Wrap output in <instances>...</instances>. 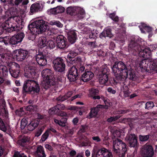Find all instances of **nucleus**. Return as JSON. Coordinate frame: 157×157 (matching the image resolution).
Wrapping results in <instances>:
<instances>
[{
    "label": "nucleus",
    "instance_id": "obj_41",
    "mask_svg": "<svg viewBox=\"0 0 157 157\" xmlns=\"http://www.w3.org/2000/svg\"><path fill=\"white\" fill-rule=\"evenodd\" d=\"M10 37L9 36H6L3 38L2 41H3L6 45H10Z\"/></svg>",
    "mask_w": 157,
    "mask_h": 157
},
{
    "label": "nucleus",
    "instance_id": "obj_63",
    "mask_svg": "<svg viewBox=\"0 0 157 157\" xmlns=\"http://www.w3.org/2000/svg\"><path fill=\"white\" fill-rule=\"evenodd\" d=\"M76 152L75 150H72L70 152V157H74L76 155Z\"/></svg>",
    "mask_w": 157,
    "mask_h": 157
},
{
    "label": "nucleus",
    "instance_id": "obj_61",
    "mask_svg": "<svg viewBox=\"0 0 157 157\" xmlns=\"http://www.w3.org/2000/svg\"><path fill=\"white\" fill-rule=\"evenodd\" d=\"M60 73V74L56 76V78L57 80V82H62V75Z\"/></svg>",
    "mask_w": 157,
    "mask_h": 157
},
{
    "label": "nucleus",
    "instance_id": "obj_59",
    "mask_svg": "<svg viewBox=\"0 0 157 157\" xmlns=\"http://www.w3.org/2000/svg\"><path fill=\"white\" fill-rule=\"evenodd\" d=\"M43 131V129L42 128H40L35 133L36 136L37 137H39L41 135Z\"/></svg>",
    "mask_w": 157,
    "mask_h": 157
},
{
    "label": "nucleus",
    "instance_id": "obj_54",
    "mask_svg": "<svg viewBox=\"0 0 157 157\" xmlns=\"http://www.w3.org/2000/svg\"><path fill=\"white\" fill-rule=\"evenodd\" d=\"M87 44L92 48L97 47L96 42V41L92 42H87Z\"/></svg>",
    "mask_w": 157,
    "mask_h": 157
},
{
    "label": "nucleus",
    "instance_id": "obj_56",
    "mask_svg": "<svg viewBox=\"0 0 157 157\" xmlns=\"http://www.w3.org/2000/svg\"><path fill=\"white\" fill-rule=\"evenodd\" d=\"M123 92L124 93V97L125 98H127L128 97H129L130 94L131 93V92L128 89L126 90H124L123 91Z\"/></svg>",
    "mask_w": 157,
    "mask_h": 157
},
{
    "label": "nucleus",
    "instance_id": "obj_11",
    "mask_svg": "<svg viewBox=\"0 0 157 157\" xmlns=\"http://www.w3.org/2000/svg\"><path fill=\"white\" fill-rule=\"evenodd\" d=\"M65 61L60 57H57L52 60L53 67L55 71L60 73L64 72L65 70Z\"/></svg>",
    "mask_w": 157,
    "mask_h": 157
},
{
    "label": "nucleus",
    "instance_id": "obj_14",
    "mask_svg": "<svg viewBox=\"0 0 157 157\" xmlns=\"http://www.w3.org/2000/svg\"><path fill=\"white\" fill-rule=\"evenodd\" d=\"M125 139L130 147H133L135 150L137 149L139 144L137 142V137L135 134H128L126 136Z\"/></svg>",
    "mask_w": 157,
    "mask_h": 157
},
{
    "label": "nucleus",
    "instance_id": "obj_60",
    "mask_svg": "<svg viewBox=\"0 0 157 157\" xmlns=\"http://www.w3.org/2000/svg\"><path fill=\"white\" fill-rule=\"evenodd\" d=\"M92 139L97 142L101 141V140L98 136H93L92 137Z\"/></svg>",
    "mask_w": 157,
    "mask_h": 157
},
{
    "label": "nucleus",
    "instance_id": "obj_38",
    "mask_svg": "<svg viewBox=\"0 0 157 157\" xmlns=\"http://www.w3.org/2000/svg\"><path fill=\"white\" fill-rule=\"evenodd\" d=\"M130 110L129 109L126 110L120 109L115 111L114 114L118 115L124 114L130 112Z\"/></svg>",
    "mask_w": 157,
    "mask_h": 157
},
{
    "label": "nucleus",
    "instance_id": "obj_16",
    "mask_svg": "<svg viewBox=\"0 0 157 157\" xmlns=\"http://www.w3.org/2000/svg\"><path fill=\"white\" fill-rule=\"evenodd\" d=\"M56 41L57 46L59 48L64 50L68 47L66 38L62 35L57 36L56 38Z\"/></svg>",
    "mask_w": 157,
    "mask_h": 157
},
{
    "label": "nucleus",
    "instance_id": "obj_47",
    "mask_svg": "<svg viewBox=\"0 0 157 157\" xmlns=\"http://www.w3.org/2000/svg\"><path fill=\"white\" fill-rule=\"evenodd\" d=\"M56 100L60 102H62L67 99V97L64 95L63 96L60 95L58 97L56 98Z\"/></svg>",
    "mask_w": 157,
    "mask_h": 157
},
{
    "label": "nucleus",
    "instance_id": "obj_20",
    "mask_svg": "<svg viewBox=\"0 0 157 157\" xmlns=\"http://www.w3.org/2000/svg\"><path fill=\"white\" fill-rule=\"evenodd\" d=\"M103 107V106L101 105H97L96 107H93L90 109V111L87 115V117L88 119L95 117L98 114V112L100 109Z\"/></svg>",
    "mask_w": 157,
    "mask_h": 157
},
{
    "label": "nucleus",
    "instance_id": "obj_43",
    "mask_svg": "<svg viewBox=\"0 0 157 157\" xmlns=\"http://www.w3.org/2000/svg\"><path fill=\"white\" fill-rule=\"evenodd\" d=\"M59 111L56 105L50 109L49 112L51 115L57 114Z\"/></svg>",
    "mask_w": 157,
    "mask_h": 157
},
{
    "label": "nucleus",
    "instance_id": "obj_19",
    "mask_svg": "<svg viewBox=\"0 0 157 157\" xmlns=\"http://www.w3.org/2000/svg\"><path fill=\"white\" fill-rule=\"evenodd\" d=\"M46 56L44 55L42 52H39L36 54L35 59L39 65L41 66H44L47 63Z\"/></svg>",
    "mask_w": 157,
    "mask_h": 157
},
{
    "label": "nucleus",
    "instance_id": "obj_15",
    "mask_svg": "<svg viewBox=\"0 0 157 157\" xmlns=\"http://www.w3.org/2000/svg\"><path fill=\"white\" fill-rule=\"evenodd\" d=\"M78 54L75 52L71 51L67 56V62L68 66H71L75 63H78L81 61V58L77 57L75 58V56Z\"/></svg>",
    "mask_w": 157,
    "mask_h": 157
},
{
    "label": "nucleus",
    "instance_id": "obj_48",
    "mask_svg": "<svg viewBox=\"0 0 157 157\" xmlns=\"http://www.w3.org/2000/svg\"><path fill=\"white\" fill-rule=\"evenodd\" d=\"M49 136V133L46 131L42 135L41 140L42 141H44L48 138Z\"/></svg>",
    "mask_w": 157,
    "mask_h": 157
},
{
    "label": "nucleus",
    "instance_id": "obj_44",
    "mask_svg": "<svg viewBox=\"0 0 157 157\" xmlns=\"http://www.w3.org/2000/svg\"><path fill=\"white\" fill-rule=\"evenodd\" d=\"M27 121L26 119H22L21 122V129H24L27 125Z\"/></svg>",
    "mask_w": 157,
    "mask_h": 157
},
{
    "label": "nucleus",
    "instance_id": "obj_18",
    "mask_svg": "<svg viewBox=\"0 0 157 157\" xmlns=\"http://www.w3.org/2000/svg\"><path fill=\"white\" fill-rule=\"evenodd\" d=\"M25 36L24 33L21 32L10 37V45H16L20 44L22 41Z\"/></svg>",
    "mask_w": 157,
    "mask_h": 157
},
{
    "label": "nucleus",
    "instance_id": "obj_36",
    "mask_svg": "<svg viewBox=\"0 0 157 157\" xmlns=\"http://www.w3.org/2000/svg\"><path fill=\"white\" fill-rule=\"evenodd\" d=\"M150 136L149 134L146 135H140L139 136L140 140L141 142H145L149 140Z\"/></svg>",
    "mask_w": 157,
    "mask_h": 157
},
{
    "label": "nucleus",
    "instance_id": "obj_37",
    "mask_svg": "<svg viewBox=\"0 0 157 157\" xmlns=\"http://www.w3.org/2000/svg\"><path fill=\"white\" fill-rule=\"evenodd\" d=\"M109 17L114 21L116 22H118L119 20L118 17L117 16H116V14L115 13H110L109 14Z\"/></svg>",
    "mask_w": 157,
    "mask_h": 157
},
{
    "label": "nucleus",
    "instance_id": "obj_12",
    "mask_svg": "<svg viewBox=\"0 0 157 157\" xmlns=\"http://www.w3.org/2000/svg\"><path fill=\"white\" fill-rule=\"evenodd\" d=\"M36 29V32L39 34L46 32L48 29V26L47 22L43 20H38L34 22Z\"/></svg>",
    "mask_w": 157,
    "mask_h": 157
},
{
    "label": "nucleus",
    "instance_id": "obj_9",
    "mask_svg": "<svg viewBox=\"0 0 157 157\" xmlns=\"http://www.w3.org/2000/svg\"><path fill=\"white\" fill-rule=\"evenodd\" d=\"M12 56L13 59L18 61H22L26 59V61L30 62L33 59L32 56L29 55L28 51L22 49L14 50Z\"/></svg>",
    "mask_w": 157,
    "mask_h": 157
},
{
    "label": "nucleus",
    "instance_id": "obj_27",
    "mask_svg": "<svg viewBox=\"0 0 157 157\" xmlns=\"http://www.w3.org/2000/svg\"><path fill=\"white\" fill-rule=\"evenodd\" d=\"M35 155L36 157H46V155L43 146L40 145L37 147Z\"/></svg>",
    "mask_w": 157,
    "mask_h": 157
},
{
    "label": "nucleus",
    "instance_id": "obj_21",
    "mask_svg": "<svg viewBox=\"0 0 157 157\" xmlns=\"http://www.w3.org/2000/svg\"><path fill=\"white\" fill-rule=\"evenodd\" d=\"M67 36L68 41L71 44L74 43L77 39V33L74 30H71L69 31Z\"/></svg>",
    "mask_w": 157,
    "mask_h": 157
},
{
    "label": "nucleus",
    "instance_id": "obj_55",
    "mask_svg": "<svg viewBox=\"0 0 157 157\" xmlns=\"http://www.w3.org/2000/svg\"><path fill=\"white\" fill-rule=\"evenodd\" d=\"M59 116L63 117H66L67 116V114L66 112L61 111V110H59L57 114Z\"/></svg>",
    "mask_w": 157,
    "mask_h": 157
},
{
    "label": "nucleus",
    "instance_id": "obj_53",
    "mask_svg": "<svg viewBox=\"0 0 157 157\" xmlns=\"http://www.w3.org/2000/svg\"><path fill=\"white\" fill-rule=\"evenodd\" d=\"M88 129V126L87 125H82L80 131L82 133H84L86 132Z\"/></svg>",
    "mask_w": 157,
    "mask_h": 157
},
{
    "label": "nucleus",
    "instance_id": "obj_28",
    "mask_svg": "<svg viewBox=\"0 0 157 157\" xmlns=\"http://www.w3.org/2000/svg\"><path fill=\"white\" fill-rule=\"evenodd\" d=\"M48 45V42L46 37L41 36L40 37L38 41V46L41 48L47 46Z\"/></svg>",
    "mask_w": 157,
    "mask_h": 157
},
{
    "label": "nucleus",
    "instance_id": "obj_3",
    "mask_svg": "<svg viewBox=\"0 0 157 157\" xmlns=\"http://www.w3.org/2000/svg\"><path fill=\"white\" fill-rule=\"evenodd\" d=\"M24 25V20L19 17L16 20L14 19L6 21L0 25V35L4 32L11 33L13 31L18 32L22 29Z\"/></svg>",
    "mask_w": 157,
    "mask_h": 157
},
{
    "label": "nucleus",
    "instance_id": "obj_42",
    "mask_svg": "<svg viewBox=\"0 0 157 157\" xmlns=\"http://www.w3.org/2000/svg\"><path fill=\"white\" fill-rule=\"evenodd\" d=\"M154 106V103L152 101H148L146 103L145 109H150L153 108Z\"/></svg>",
    "mask_w": 157,
    "mask_h": 157
},
{
    "label": "nucleus",
    "instance_id": "obj_34",
    "mask_svg": "<svg viewBox=\"0 0 157 157\" xmlns=\"http://www.w3.org/2000/svg\"><path fill=\"white\" fill-rule=\"evenodd\" d=\"M26 109L25 107H21L16 110V113L19 116H21L26 113Z\"/></svg>",
    "mask_w": 157,
    "mask_h": 157
},
{
    "label": "nucleus",
    "instance_id": "obj_52",
    "mask_svg": "<svg viewBox=\"0 0 157 157\" xmlns=\"http://www.w3.org/2000/svg\"><path fill=\"white\" fill-rule=\"evenodd\" d=\"M113 135L115 138L118 139V138H120L121 136V132L119 130H116L113 133Z\"/></svg>",
    "mask_w": 157,
    "mask_h": 157
},
{
    "label": "nucleus",
    "instance_id": "obj_24",
    "mask_svg": "<svg viewBox=\"0 0 157 157\" xmlns=\"http://www.w3.org/2000/svg\"><path fill=\"white\" fill-rule=\"evenodd\" d=\"M94 76V74L92 72L85 71V72L82 75L80 79L83 82H87L91 80Z\"/></svg>",
    "mask_w": 157,
    "mask_h": 157
},
{
    "label": "nucleus",
    "instance_id": "obj_49",
    "mask_svg": "<svg viewBox=\"0 0 157 157\" xmlns=\"http://www.w3.org/2000/svg\"><path fill=\"white\" fill-rule=\"evenodd\" d=\"M28 29L31 31H36V29L35 28V25L34 24V22L29 25L28 27Z\"/></svg>",
    "mask_w": 157,
    "mask_h": 157
},
{
    "label": "nucleus",
    "instance_id": "obj_58",
    "mask_svg": "<svg viewBox=\"0 0 157 157\" xmlns=\"http://www.w3.org/2000/svg\"><path fill=\"white\" fill-rule=\"evenodd\" d=\"M56 106L57 109H58V110H64V109L65 106L63 104H57Z\"/></svg>",
    "mask_w": 157,
    "mask_h": 157
},
{
    "label": "nucleus",
    "instance_id": "obj_2",
    "mask_svg": "<svg viewBox=\"0 0 157 157\" xmlns=\"http://www.w3.org/2000/svg\"><path fill=\"white\" fill-rule=\"evenodd\" d=\"M112 71L116 77L117 81L122 82L124 87L127 88V85L129 84V82H128L127 84L126 79L127 78L132 81H135L137 78L134 71L131 67H127L122 61L115 62L112 67Z\"/></svg>",
    "mask_w": 157,
    "mask_h": 157
},
{
    "label": "nucleus",
    "instance_id": "obj_23",
    "mask_svg": "<svg viewBox=\"0 0 157 157\" xmlns=\"http://www.w3.org/2000/svg\"><path fill=\"white\" fill-rule=\"evenodd\" d=\"M24 76L27 78H34L36 74V72L34 67H29L25 70Z\"/></svg>",
    "mask_w": 157,
    "mask_h": 157
},
{
    "label": "nucleus",
    "instance_id": "obj_39",
    "mask_svg": "<svg viewBox=\"0 0 157 157\" xmlns=\"http://www.w3.org/2000/svg\"><path fill=\"white\" fill-rule=\"evenodd\" d=\"M50 24L51 25H55L57 27L61 28L63 27V25L58 21L52 20L50 22Z\"/></svg>",
    "mask_w": 157,
    "mask_h": 157
},
{
    "label": "nucleus",
    "instance_id": "obj_1",
    "mask_svg": "<svg viewBox=\"0 0 157 157\" xmlns=\"http://www.w3.org/2000/svg\"><path fill=\"white\" fill-rule=\"evenodd\" d=\"M139 39L137 38H132L129 44V50L134 56L139 55L143 59H139L136 63V67L140 68L142 72H148L150 70H157V59L152 60V50L150 48L141 46Z\"/></svg>",
    "mask_w": 157,
    "mask_h": 157
},
{
    "label": "nucleus",
    "instance_id": "obj_33",
    "mask_svg": "<svg viewBox=\"0 0 157 157\" xmlns=\"http://www.w3.org/2000/svg\"><path fill=\"white\" fill-rule=\"evenodd\" d=\"M67 120V118L66 117H63L60 120L57 119H54V122L56 124L60 126L64 127L65 126Z\"/></svg>",
    "mask_w": 157,
    "mask_h": 157
},
{
    "label": "nucleus",
    "instance_id": "obj_26",
    "mask_svg": "<svg viewBox=\"0 0 157 157\" xmlns=\"http://www.w3.org/2000/svg\"><path fill=\"white\" fill-rule=\"evenodd\" d=\"M30 141V138L28 136H24L17 141V143L20 146L25 147L29 144Z\"/></svg>",
    "mask_w": 157,
    "mask_h": 157
},
{
    "label": "nucleus",
    "instance_id": "obj_22",
    "mask_svg": "<svg viewBox=\"0 0 157 157\" xmlns=\"http://www.w3.org/2000/svg\"><path fill=\"white\" fill-rule=\"evenodd\" d=\"M96 155L99 157H113L112 152L105 149H99L96 152Z\"/></svg>",
    "mask_w": 157,
    "mask_h": 157
},
{
    "label": "nucleus",
    "instance_id": "obj_45",
    "mask_svg": "<svg viewBox=\"0 0 157 157\" xmlns=\"http://www.w3.org/2000/svg\"><path fill=\"white\" fill-rule=\"evenodd\" d=\"M26 111H34L36 108V106L33 105H30L28 106H25Z\"/></svg>",
    "mask_w": 157,
    "mask_h": 157
},
{
    "label": "nucleus",
    "instance_id": "obj_46",
    "mask_svg": "<svg viewBox=\"0 0 157 157\" xmlns=\"http://www.w3.org/2000/svg\"><path fill=\"white\" fill-rule=\"evenodd\" d=\"M82 107H80L76 106L70 105L68 107L67 109L70 110L78 111L79 109H81Z\"/></svg>",
    "mask_w": 157,
    "mask_h": 157
},
{
    "label": "nucleus",
    "instance_id": "obj_62",
    "mask_svg": "<svg viewBox=\"0 0 157 157\" xmlns=\"http://www.w3.org/2000/svg\"><path fill=\"white\" fill-rule=\"evenodd\" d=\"M147 33H149V34H151L152 33V28L149 26H148L147 27H146L145 30Z\"/></svg>",
    "mask_w": 157,
    "mask_h": 157
},
{
    "label": "nucleus",
    "instance_id": "obj_31",
    "mask_svg": "<svg viewBox=\"0 0 157 157\" xmlns=\"http://www.w3.org/2000/svg\"><path fill=\"white\" fill-rule=\"evenodd\" d=\"M39 122L37 120H35L31 121L27 126V128L29 131H33L39 125Z\"/></svg>",
    "mask_w": 157,
    "mask_h": 157
},
{
    "label": "nucleus",
    "instance_id": "obj_6",
    "mask_svg": "<svg viewBox=\"0 0 157 157\" xmlns=\"http://www.w3.org/2000/svg\"><path fill=\"white\" fill-rule=\"evenodd\" d=\"M40 90L39 85L37 82L28 80L24 82L22 91L23 94L27 93L35 95L39 94Z\"/></svg>",
    "mask_w": 157,
    "mask_h": 157
},
{
    "label": "nucleus",
    "instance_id": "obj_13",
    "mask_svg": "<svg viewBox=\"0 0 157 157\" xmlns=\"http://www.w3.org/2000/svg\"><path fill=\"white\" fill-rule=\"evenodd\" d=\"M78 70L74 65L68 70L66 76L71 82L75 81L78 78Z\"/></svg>",
    "mask_w": 157,
    "mask_h": 157
},
{
    "label": "nucleus",
    "instance_id": "obj_4",
    "mask_svg": "<svg viewBox=\"0 0 157 157\" xmlns=\"http://www.w3.org/2000/svg\"><path fill=\"white\" fill-rule=\"evenodd\" d=\"M20 67L17 63L12 62H6V66L0 65V75L6 77L9 73L13 77H19Z\"/></svg>",
    "mask_w": 157,
    "mask_h": 157
},
{
    "label": "nucleus",
    "instance_id": "obj_30",
    "mask_svg": "<svg viewBox=\"0 0 157 157\" xmlns=\"http://www.w3.org/2000/svg\"><path fill=\"white\" fill-rule=\"evenodd\" d=\"M65 9L64 7L61 6H58L56 8H52L50 10V13L52 14H56L63 12Z\"/></svg>",
    "mask_w": 157,
    "mask_h": 157
},
{
    "label": "nucleus",
    "instance_id": "obj_35",
    "mask_svg": "<svg viewBox=\"0 0 157 157\" xmlns=\"http://www.w3.org/2000/svg\"><path fill=\"white\" fill-rule=\"evenodd\" d=\"M23 0H8L7 1L9 4L12 6H18L21 2Z\"/></svg>",
    "mask_w": 157,
    "mask_h": 157
},
{
    "label": "nucleus",
    "instance_id": "obj_17",
    "mask_svg": "<svg viewBox=\"0 0 157 157\" xmlns=\"http://www.w3.org/2000/svg\"><path fill=\"white\" fill-rule=\"evenodd\" d=\"M141 153L144 157H152L154 154V151L152 146L145 145L142 148Z\"/></svg>",
    "mask_w": 157,
    "mask_h": 157
},
{
    "label": "nucleus",
    "instance_id": "obj_7",
    "mask_svg": "<svg viewBox=\"0 0 157 157\" xmlns=\"http://www.w3.org/2000/svg\"><path fill=\"white\" fill-rule=\"evenodd\" d=\"M110 70L107 67L103 68L99 75V82L100 84L105 86L115 85L119 82L114 78L109 77Z\"/></svg>",
    "mask_w": 157,
    "mask_h": 157
},
{
    "label": "nucleus",
    "instance_id": "obj_8",
    "mask_svg": "<svg viewBox=\"0 0 157 157\" xmlns=\"http://www.w3.org/2000/svg\"><path fill=\"white\" fill-rule=\"evenodd\" d=\"M113 151L119 157H124L127 149L126 144L122 140L116 139L113 141Z\"/></svg>",
    "mask_w": 157,
    "mask_h": 157
},
{
    "label": "nucleus",
    "instance_id": "obj_10",
    "mask_svg": "<svg viewBox=\"0 0 157 157\" xmlns=\"http://www.w3.org/2000/svg\"><path fill=\"white\" fill-rule=\"evenodd\" d=\"M66 11L67 14L74 15L77 20L82 19L84 17V10L79 7L69 6L67 8Z\"/></svg>",
    "mask_w": 157,
    "mask_h": 157
},
{
    "label": "nucleus",
    "instance_id": "obj_29",
    "mask_svg": "<svg viewBox=\"0 0 157 157\" xmlns=\"http://www.w3.org/2000/svg\"><path fill=\"white\" fill-rule=\"evenodd\" d=\"M99 92L98 90L97 89L92 88L90 91V97L94 100L100 99V97L98 95Z\"/></svg>",
    "mask_w": 157,
    "mask_h": 157
},
{
    "label": "nucleus",
    "instance_id": "obj_50",
    "mask_svg": "<svg viewBox=\"0 0 157 157\" xmlns=\"http://www.w3.org/2000/svg\"><path fill=\"white\" fill-rule=\"evenodd\" d=\"M89 36L90 39H95L96 38L97 33L94 32V31H91L89 33Z\"/></svg>",
    "mask_w": 157,
    "mask_h": 157
},
{
    "label": "nucleus",
    "instance_id": "obj_5",
    "mask_svg": "<svg viewBox=\"0 0 157 157\" xmlns=\"http://www.w3.org/2000/svg\"><path fill=\"white\" fill-rule=\"evenodd\" d=\"M53 73V71L49 69H44L41 72V75L43 78L41 82V88L44 93L56 83L54 78Z\"/></svg>",
    "mask_w": 157,
    "mask_h": 157
},
{
    "label": "nucleus",
    "instance_id": "obj_64",
    "mask_svg": "<svg viewBox=\"0 0 157 157\" xmlns=\"http://www.w3.org/2000/svg\"><path fill=\"white\" fill-rule=\"evenodd\" d=\"M91 157H99L96 155V150L94 148L92 151Z\"/></svg>",
    "mask_w": 157,
    "mask_h": 157
},
{
    "label": "nucleus",
    "instance_id": "obj_25",
    "mask_svg": "<svg viewBox=\"0 0 157 157\" xmlns=\"http://www.w3.org/2000/svg\"><path fill=\"white\" fill-rule=\"evenodd\" d=\"M42 8V4L35 3L32 4L31 6L30 12L32 14H33L34 13L41 11Z\"/></svg>",
    "mask_w": 157,
    "mask_h": 157
},
{
    "label": "nucleus",
    "instance_id": "obj_32",
    "mask_svg": "<svg viewBox=\"0 0 157 157\" xmlns=\"http://www.w3.org/2000/svg\"><path fill=\"white\" fill-rule=\"evenodd\" d=\"M113 36L111 33V30L110 29L108 28L105 29L100 35L99 36L100 38L103 39L105 38L106 37L111 38Z\"/></svg>",
    "mask_w": 157,
    "mask_h": 157
},
{
    "label": "nucleus",
    "instance_id": "obj_57",
    "mask_svg": "<svg viewBox=\"0 0 157 157\" xmlns=\"http://www.w3.org/2000/svg\"><path fill=\"white\" fill-rule=\"evenodd\" d=\"M108 92L110 94H115L116 93V90H114L111 87H109L107 89Z\"/></svg>",
    "mask_w": 157,
    "mask_h": 157
},
{
    "label": "nucleus",
    "instance_id": "obj_51",
    "mask_svg": "<svg viewBox=\"0 0 157 157\" xmlns=\"http://www.w3.org/2000/svg\"><path fill=\"white\" fill-rule=\"evenodd\" d=\"M48 42V44L49 47L50 48H53L55 47V44L54 41L52 40H49Z\"/></svg>",
    "mask_w": 157,
    "mask_h": 157
},
{
    "label": "nucleus",
    "instance_id": "obj_40",
    "mask_svg": "<svg viewBox=\"0 0 157 157\" xmlns=\"http://www.w3.org/2000/svg\"><path fill=\"white\" fill-rule=\"evenodd\" d=\"M12 157H27L25 154L21 152L15 151Z\"/></svg>",
    "mask_w": 157,
    "mask_h": 157
}]
</instances>
